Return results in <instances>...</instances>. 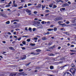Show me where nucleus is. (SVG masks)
I'll return each mask as SVG.
<instances>
[{
	"instance_id": "3c124183",
	"label": "nucleus",
	"mask_w": 76,
	"mask_h": 76,
	"mask_svg": "<svg viewBox=\"0 0 76 76\" xmlns=\"http://www.w3.org/2000/svg\"><path fill=\"white\" fill-rule=\"evenodd\" d=\"M61 1V0H58L57 1V3H58Z\"/></svg>"
},
{
	"instance_id": "ddd939ff",
	"label": "nucleus",
	"mask_w": 76,
	"mask_h": 76,
	"mask_svg": "<svg viewBox=\"0 0 76 76\" xmlns=\"http://www.w3.org/2000/svg\"><path fill=\"white\" fill-rule=\"evenodd\" d=\"M46 6L45 5H42V10H44V8H45V7H46Z\"/></svg>"
},
{
	"instance_id": "2f4dec72",
	"label": "nucleus",
	"mask_w": 76,
	"mask_h": 76,
	"mask_svg": "<svg viewBox=\"0 0 76 76\" xmlns=\"http://www.w3.org/2000/svg\"><path fill=\"white\" fill-rule=\"evenodd\" d=\"M49 56H55V55H54L52 53H51L49 55Z\"/></svg>"
},
{
	"instance_id": "58836bf2",
	"label": "nucleus",
	"mask_w": 76,
	"mask_h": 76,
	"mask_svg": "<svg viewBox=\"0 0 76 76\" xmlns=\"http://www.w3.org/2000/svg\"><path fill=\"white\" fill-rule=\"evenodd\" d=\"M31 64V62H30L29 63L26 64V66H29V64Z\"/></svg>"
},
{
	"instance_id": "4d7b16f0",
	"label": "nucleus",
	"mask_w": 76,
	"mask_h": 76,
	"mask_svg": "<svg viewBox=\"0 0 76 76\" xmlns=\"http://www.w3.org/2000/svg\"><path fill=\"white\" fill-rule=\"evenodd\" d=\"M41 23L42 24H44L45 23L44 21H42L41 22Z\"/></svg>"
},
{
	"instance_id": "6ab92c4d",
	"label": "nucleus",
	"mask_w": 76,
	"mask_h": 76,
	"mask_svg": "<svg viewBox=\"0 0 76 76\" xmlns=\"http://www.w3.org/2000/svg\"><path fill=\"white\" fill-rule=\"evenodd\" d=\"M57 7V5H54L53 7V9H55V8H56Z\"/></svg>"
},
{
	"instance_id": "dca6fc26",
	"label": "nucleus",
	"mask_w": 76,
	"mask_h": 76,
	"mask_svg": "<svg viewBox=\"0 0 76 76\" xmlns=\"http://www.w3.org/2000/svg\"><path fill=\"white\" fill-rule=\"evenodd\" d=\"M30 45L31 46H35L36 44H35L31 43L30 44Z\"/></svg>"
},
{
	"instance_id": "a878e982",
	"label": "nucleus",
	"mask_w": 76,
	"mask_h": 76,
	"mask_svg": "<svg viewBox=\"0 0 76 76\" xmlns=\"http://www.w3.org/2000/svg\"><path fill=\"white\" fill-rule=\"evenodd\" d=\"M39 28H42V26L41 25H39V27H38Z\"/></svg>"
},
{
	"instance_id": "9d476101",
	"label": "nucleus",
	"mask_w": 76,
	"mask_h": 76,
	"mask_svg": "<svg viewBox=\"0 0 76 76\" xmlns=\"http://www.w3.org/2000/svg\"><path fill=\"white\" fill-rule=\"evenodd\" d=\"M53 30H54L53 28H49L47 29V31H53Z\"/></svg>"
},
{
	"instance_id": "c756f323",
	"label": "nucleus",
	"mask_w": 76,
	"mask_h": 76,
	"mask_svg": "<svg viewBox=\"0 0 76 76\" xmlns=\"http://www.w3.org/2000/svg\"><path fill=\"white\" fill-rule=\"evenodd\" d=\"M26 41L27 42H30L31 41V39H27Z\"/></svg>"
},
{
	"instance_id": "4c0bfd02",
	"label": "nucleus",
	"mask_w": 76,
	"mask_h": 76,
	"mask_svg": "<svg viewBox=\"0 0 76 76\" xmlns=\"http://www.w3.org/2000/svg\"><path fill=\"white\" fill-rule=\"evenodd\" d=\"M65 23H66V24H69V23H70V22L69 21H66L65 22Z\"/></svg>"
},
{
	"instance_id": "f704fd0d",
	"label": "nucleus",
	"mask_w": 76,
	"mask_h": 76,
	"mask_svg": "<svg viewBox=\"0 0 76 76\" xmlns=\"http://www.w3.org/2000/svg\"><path fill=\"white\" fill-rule=\"evenodd\" d=\"M10 4H8V5H7L6 6V7H10Z\"/></svg>"
},
{
	"instance_id": "412c9836",
	"label": "nucleus",
	"mask_w": 76,
	"mask_h": 76,
	"mask_svg": "<svg viewBox=\"0 0 76 76\" xmlns=\"http://www.w3.org/2000/svg\"><path fill=\"white\" fill-rule=\"evenodd\" d=\"M50 69L51 70H52V69H54V67L53 66H50Z\"/></svg>"
},
{
	"instance_id": "39448f33",
	"label": "nucleus",
	"mask_w": 76,
	"mask_h": 76,
	"mask_svg": "<svg viewBox=\"0 0 76 76\" xmlns=\"http://www.w3.org/2000/svg\"><path fill=\"white\" fill-rule=\"evenodd\" d=\"M1 16H3V17H4V18H7V16L6 15L3 13L2 14Z\"/></svg>"
},
{
	"instance_id": "72a5a7b5",
	"label": "nucleus",
	"mask_w": 76,
	"mask_h": 76,
	"mask_svg": "<svg viewBox=\"0 0 76 76\" xmlns=\"http://www.w3.org/2000/svg\"><path fill=\"white\" fill-rule=\"evenodd\" d=\"M23 76H26V75H27V74H26V73H24V72H23Z\"/></svg>"
},
{
	"instance_id": "423d86ee",
	"label": "nucleus",
	"mask_w": 76,
	"mask_h": 76,
	"mask_svg": "<svg viewBox=\"0 0 76 76\" xmlns=\"http://www.w3.org/2000/svg\"><path fill=\"white\" fill-rule=\"evenodd\" d=\"M17 76H23V72L18 73L17 74Z\"/></svg>"
},
{
	"instance_id": "393cba45",
	"label": "nucleus",
	"mask_w": 76,
	"mask_h": 76,
	"mask_svg": "<svg viewBox=\"0 0 76 76\" xmlns=\"http://www.w3.org/2000/svg\"><path fill=\"white\" fill-rule=\"evenodd\" d=\"M61 31H65L66 29H64V28H62L61 29Z\"/></svg>"
},
{
	"instance_id": "c03bdc74",
	"label": "nucleus",
	"mask_w": 76,
	"mask_h": 76,
	"mask_svg": "<svg viewBox=\"0 0 76 76\" xmlns=\"http://www.w3.org/2000/svg\"><path fill=\"white\" fill-rule=\"evenodd\" d=\"M21 48L22 50H25V48L24 47H21Z\"/></svg>"
},
{
	"instance_id": "a211bd4d",
	"label": "nucleus",
	"mask_w": 76,
	"mask_h": 76,
	"mask_svg": "<svg viewBox=\"0 0 76 76\" xmlns=\"http://www.w3.org/2000/svg\"><path fill=\"white\" fill-rule=\"evenodd\" d=\"M26 56H24V57L22 58V60H25V59H26Z\"/></svg>"
},
{
	"instance_id": "e2e57ef3",
	"label": "nucleus",
	"mask_w": 76,
	"mask_h": 76,
	"mask_svg": "<svg viewBox=\"0 0 76 76\" xmlns=\"http://www.w3.org/2000/svg\"><path fill=\"white\" fill-rule=\"evenodd\" d=\"M46 12H50V11H49V10H46Z\"/></svg>"
},
{
	"instance_id": "e433bc0d",
	"label": "nucleus",
	"mask_w": 76,
	"mask_h": 76,
	"mask_svg": "<svg viewBox=\"0 0 76 76\" xmlns=\"http://www.w3.org/2000/svg\"><path fill=\"white\" fill-rule=\"evenodd\" d=\"M28 30L30 32L32 31V28H29L28 29Z\"/></svg>"
},
{
	"instance_id": "bf43d9fd",
	"label": "nucleus",
	"mask_w": 76,
	"mask_h": 76,
	"mask_svg": "<svg viewBox=\"0 0 76 76\" xmlns=\"http://www.w3.org/2000/svg\"><path fill=\"white\" fill-rule=\"evenodd\" d=\"M13 34H14V35H16V31H15L13 33Z\"/></svg>"
},
{
	"instance_id": "7c9ffc66",
	"label": "nucleus",
	"mask_w": 76,
	"mask_h": 76,
	"mask_svg": "<svg viewBox=\"0 0 76 76\" xmlns=\"http://www.w3.org/2000/svg\"><path fill=\"white\" fill-rule=\"evenodd\" d=\"M18 9H23V7L20 6L18 8Z\"/></svg>"
},
{
	"instance_id": "7ed1b4c3",
	"label": "nucleus",
	"mask_w": 76,
	"mask_h": 76,
	"mask_svg": "<svg viewBox=\"0 0 76 76\" xmlns=\"http://www.w3.org/2000/svg\"><path fill=\"white\" fill-rule=\"evenodd\" d=\"M63 19V18L61 17H58L55 18L54 19V20L55 21H58V20H61V19Z\"/></svg>"
},
{
	"instance_id": "473e14b6",
	"label": "nucleus",
	"mask_w": 76,
	"mask_h": 76,
	"mask_svg": "<svg viewBox=\"0 0 76 76\" xmlns=\"http://www.w3.org/2000/svg\"><path fill=\"white\" fill-rule=\"evenodd\" d=\"M52 43L51 42H50L48 44V45H51V44H52Z\"/></svg>"
},
{
	"instance_id": "052dcab7",
	"label": "nucleus",
	"mask_w": 76,
	"mask_h": 76,
	"mask_svg": "<svg viewBox=\"0 0 76 76\" xmlns=\"http://www.w3.org/2000/svg\"><path fill=\"white\" fill-rule=\"evenodd\" d=\"M12 37H13V36H12V35H11L10 37V39L12 38Z\"/></svg>"
},
{
	"instance_id": "2eb2a0df",
	"label": "nucleus",
	"mask_w": 76,
	"mask_h": 76,
	"mask_svg": "<svg viewBox=\"0 0 76 76\" xmlns=\"http://www.w3.org/2000/svg\"><path fill=\"white\" fill-rule=\"evenodd\" d=\"M41 50L40 49H37L36 50V52L38 53L41 52Z\"/></svg>"
},
{
	"instance_id": "f03ea898",
	"label": "nucleus",
	"mask_w": 76,
	"mask_h": 76,
	"mask_svg": "<svg viewBox=\"0 0 76 76\" xmlns=\"http://www.w3.org/2000/svg\"><path fill=\"white\" fill-rule=\"evenodd\" d=\"M64 76H72V74L69 72H66L64 73Z\"/></svg>"
},
{
	"instance_id": "aec40b11",
	"label": "nucleus",
	"mask_w": 76,
	"mask_h": 76,
	"mask_svg": "<svg viewBox=\"0 0 76 76\" xmlns=\"http://www.w3.org/2000/svg\"><path fill=\"white\" fill-rule=\"evenodd\" d=\"M58 23H59V25H61V23H63V22L62 21H59V22H58Z\"/></svg>"
},
{
	"instance_id": "a18cd8bd",
	"label": "nucleus",
	"mask_w": 76,
	"mask_h": 76,
	"mask_svg": "<svg viewBox=\"0 0 76 76\" xmlns=\"http://www.w3.org/2000/svg\"><path fill=\"white\" fill-rule=\"evenodd\" d=\"M25 0H21V3H23V2H25Z\"/></svg>"
},
{
	"instance_id": "de8ad7c7",
	"label": "nucleus",
	"mask_w": 76,
	"mask_h": 76,
	"mask_svg": "<svg viewBox=\"0 0 76 76\" xmlns=\"http://www.w3.org/2000/svg\"><path fill=\"white\" fill-rule=\"evenodd\" d=\"M64 34H66V35H69V33L67 32H65Z\"/></svg>"
},
{
	"instance_id": "5fc2aeb1",
	"label": "nucleus",
	"mask_w": 76,
	"mask_h": 76,
	"mask_svg": "<svg viewBox=\"0 0 76 76\" xmlns=\"http://www.w3.org/2000/svg\"><path fill=\"white\" fill-rule=\"evenodd\" d=\"M75 53H70V55H73V54H75Z\"/></svg>"
},
{
	"instance_id": "680f3d73",
	"label": "nucleus",
	"mask_w": 76,
	"mask_h": 76,
	"mask_svg": "<svg viewBox=\"0 0 76 76\" xmlns=\"http://www.w3.org/2000/svg\"><path fill=\"white\" fill-rule=\"evenodd\" d=\"M35 31V28H34L33 29V31Z\"/></svg>"
},
{
	"instance_id": "774afa93",
	"label": "nucleus",
	"mask_w": 76,
	"mask_h": 76,
	"mask_svg": "<svg viewBox=\"0 0 76 76\" xmlns=\"http://www.w3.org/2000/svg\"><path fill=\"white\" fill-rule=\"evenodd\" d=\"M71 47H74V45H71Z\"/></svg>"
},
{
	"instance_id": "603ef678",
	"label": "nucleus",
	"mask_w": 76,
	"mask_h": 76,
	"mask_svg": "<svg viewBox=\"0 0 76 76\" xmlns=\"http://www.w3.org/2000/svg\"><path fill=\"white\" fill-rule=\"evenodd\" d=\"M46 34L47 35H49V34H50V32H49V31H48L47 32Z\"/></svg>"
},
{
	"instance_id": "c9c22d12",
	"label": "nucleus",
	"mask_w": 76,
	"mask_h": 76,
	"mask_svg": "<svg viewBox=\"0 0 76 76\" xmlns=\"http://www.w3.org/2000/svg\"><path fill=\"white\" fill-rule=\"evenodd\" d=\"M57 30V28H55L54 29V31H56Z\"/></svg>"
},
{
	"instance_id": "1a4fd4ad",
	"label": "nucleus",
	"mask_w": 76,
	"mask_h": 76,
	"mask_svg": "<svg viewBox=\"0 0 76 76\" xmlns=\"http://www.w3.org/2000/svg\"><path fill=\"white\" fill-rule=\"evenodd\" d=\"M61 26H62V27H65V26H66V25L65 23L61 24Z\"/></svg>"
},
{
	"instance_id": "864d4df0",
	"label": "nucleus",
	"mask_w": 76,
	"mask_h": 76,
	"mask_svg": "<svg viewBox=\"0 0 76 76\" xmlns=\"http://www.w3.org/2000/svg\"><path fill=\"white\" fill-rule=\"evenodd\" d=\"M19 72H22L23 71V69H20L19 70Z\"/></svg>"
},
{
	"instance_id": "8fccbe9b",
	"label": "nucleus",
	"mask_w": 76,
	"mask_h": 76,
	"mask_svg": "<svg viewBox=\"0 0 76 76\" xmlns=\"http://www.w3.org/2000/svg\"><path fill=\"white\" fill-rule=\"evenodd\" d=\"M21 38H22L21 37H20L18 39V41H20V40L21 39Z\"/></svg>"
},
{
	"instance_id": "0e129e2a",
	"label": "nucleus",
	"mask_w": 76,
	"mask_h": 76,
	"mask_svg": "<svg viewBox=\"0 0 76 76\" xmlns=\"http://www.w3.org/2000/svg\"><path fill=\"white\" fill-rule=\"evenodd\" d=\"M18 23L16 22H14L13 23V24H17Z\"/></svg>"
},
{
	"instance_id": "f3484780",
	"label": "nucleus",
	"mask_w": 76,
	"mask_h": 76,
	"mask_svg": "<svg viewBox=\"0 0 76 76\" xmlns=\"http://www.w3.org/2000/svg\"><path fill=\"white\" fill-rule=\"evenodd\" d=\"M70 51H71V52H73V53H76V50H70Z\"/></svg>"
},
{
	"instance_id": "6e6552de",
	"label": "nucleus",
	"mask_w": 76,
	"mask_h": 76,
	"mask_svg": "<svg viewBox=\"0 0 76 76\" xmlns=\"http://www.w3.org/2000/svg\"><path fill=\"white\" fill-rule=\"evenodd\" d=\"M30 54H33V55H34L35 56H37V55H38V54H39V53H30Z\"/></svg>"
},
{
	"instance_id": "ea45409f",
	"label": "nucleus",
	"mask_w": 76,
	"mask_h": 76,
	"mask_svg": "<svg viewBox=\"0 0 76 76\" xmlns=\"http://www.w3.org/2000/svg\"><path fill=\"white\" fill-rule=\"evenodd\" d=\"M38 7H41V4H39L38 5Z\"/></svg>"
},
{
	"instance_id": "69168bd1",
	"label": "nucleus",
	"mask_w": 76,
	"mask_h": 76,
	"mask_svg": "<svg viewBox=\"0 0 76 76\" xmlns=\"http://www.w3.org/2000/svg\"><path fill=\"white\" fill-rule=\"evenodd\" d=\"M3 43H4V44H6V41H2Z\"/></svg>"
},
{
	"instance_id": "6e6d98bb",
	"label": "nucleus",
	"mask_w": 76,
	"mask_h": 76,
	"mask_svg": "<svg viewBox=\"0 0 76 76\" xmlns=\"http://www.w3.org/2000/svg\"><path fill=\"white\" fill-rule=\"evenodd\" d=\"M25 30H26V31H28V28L27 27H26L25 28Z\"/></svg>"
},
{
	"instance_id": "a19ab883",
	"label": "nucleus",
	"mask_w": 76,
	"mask_h": 76,
	"mask_svg": "<svg viewBox=\"0 0 76 76\" xmlns=\"http://www.w3.org/2000/svg\"><path fill=\"white\" fill-rule=\"evenodd\" d=\"M47 75L48 76H54L53 75L51 74H48Z\"/></svg>"
},
{
	"instance_id": "37998d69",
	"label": "nucleus",
	"mask_w": 76,
	"mask_h": 76,
	"mask_svg": "<svg viewBox=\"0 0 76 76\" xmlns=\"http://www.w3.org/2000/svg\"><path fill=\"white\" fill-rule=\"evenodd\" d=\"M32 5V4L29 3L28 4V6H31Z\"/></svg>"
},
{
	"instance_id": "13d9d810",
	"label": "nucleus",
	"mask_w": 76,
	"mask_h": 76,
	"mask_svg": "<svg viewBox=\"0 0 76 76\" xmlns=\"http://www.w3.org/2000/svg\"><path fill=\"white\" fill-rule=\"evenodd\" d=\"M34 14H37V12L34 11Z\"/></svg>"
},
{
	"instance_id": "49530a36",
	"label": "nucleus",
	"mask_w": 76,
	"mask_h": 76,
	"mask_svg": "<svg viewBox=\"0 0 76 76\" xmlns=\"http://www.w3.org/2000/svg\"><path fill=\"white\" fill-rule=\"evenodd\" d=\"M7 34H8V35H12V34L10 32H8Z\"/></svg>"
},
{
	"instance_id": "cd10ccee",
	"label": "nucleus",
	"mask_w": 76,
	"mask_h": 76,
	"mask_svg": "<svg viewBox=\"0 0 76 76\" xmlns=\"http://www.w3.org/2000/svg\"><path fill=\"white\" fill-rule=\"evenodd\" d=\"M71 67H75V65L72 64H71Z\"/></svg>"
},
{
	"instance_id": "f257e3e1",
	"label": "nucleus",
	"mask_w": 76,
	"mask_h": 76,
	"mask_svg": "<svg viewBox=\"0 0 76 76\" xmlns=\"http://www.w3.org/2000/svg\"><path fill=\"white\" fill-rule=\"evenodd\" d=\"M69 71L70 72H71V73H72L73 75H74L75 73V72H76V69L75 68H71L70 69Z\"/></svg>"
},
{
	"instance_id": "338daca9",
	"label": "nucleus",
	"mask_w": 76,
	"mask_h": 76,
	"mask_svg": "<svg viewBox=\"0 0 76 76\" xmlns=\"http://www.w3.org/2000/svg\"><path fill=\"white\" fill-rule=\"evenodd\" d=\"M20 46H23V45L22 44H20Z\"/></svg>"
},
{
	"instance_id": "0eeeda50",
	"label": "nucleus",
	"mask_w": 76,
	"mask_h": 76,
	"mask_svg": "<svg viewBox=\"0 0 76 76\" xmlns=\"http://www.w3.org/2000/svg\"><path fill=\"white\" fill-rule=\"evenodd\" d=\"M19 22V20H13L11 21V22Z\"/></svg>"
},
{
	"instance_id": "bb28decb",
	"label": "nucleus",
	"mask_w": 76,
	"mask_h": 76,
	"mask_svg": "<svg viewBox=\"0 0 76 76\" xmlns=\"http://www.w3.org/2000/svg\"><path fill=\"white\" fill-rule=\"evenodd\" d=\"M22 43L23 45H25L26 44V42L25 41H23Z\"/></svg>"
},
{
	"instance_id": "c85d7f7f",
	"label": "nucleus",
	"mask_w": 76,
	"mask_h": 76,
	"mask_svg": "<svg viewBox=\"0 0 76 76\" xmlns=\"http://www.w3.org/2000/svg\"><path fill=\"white\" fill-rule=\"evenodd\" d=\"M42 40H46L47 39V38L45 37H44L42 38Z\"/></svg>"
},
{
	"instance_id": "09e8293b",
	"label": "nucleus",
	"mask_w": 76,
	"mask_h": 76,
	"mask_svg": "<svg viewBox=\"0 0 76 76\" xmlns=\"http://www.w3.org/2000/svg\"><path fill=\"white\" fill-rule=\"evenodd\" d=\"M24 7H25V8L27 7V5L26 4H25L24 6Z\"/></svg>"
},
{
	"instance_id": "4be33fe9",
	"label": "nucleus",
	"mask_w": 76,
	"mask_h": 76,
	"mask_svg": "<svg viewBox=\"0 0 76 76\" xmlns=\"http://www.w3.org/2000/svg\"><path fill=\"white\" fill-rule=\"evenodd\" d=\"M38 39V38L37 37H35L33 38V40L34 41V40H37Z\"/></svg>"
},
{
	"instance_id": "f8f14e48",
	"label": "nucleus",
	"mask_w": 76,
	"mask_h": 76,
	"mask_svg": "<svg viewBox=\"0 0 76 76\" xmlns=\"http://www.w3.org/2000/svg\"><path fill=\"white\" fill-rule=\"evenodd\" d=\"M26 12H27V13H31V11L29 10L28 9H27L26 10Z\"/></svg>"
},
{
	"instance_id": "79ce46f5",
	"label": "nucleus",
	"mask_w": 76,
	"mask_h": 76,
	"mask_svg": "<svg viewBox=\"0 0 76 76\" xmlns=\"http://www.w3.org/2000/svg\"><path fill=\"white\" fill-rule=\"evenodd\" d=\"M49 7H53V4H50L49 5Z\"/></svg>"
},
{
	"instance_id": "20e7f679",
	"label": "nucleus",
	"mask_w": 76,
	"mask_h": 76,
	"mask_svg": "<svg viewBox=\"0 0 76 76\" xmlns=\"http://www.w3.org/2000/svg\"><path fill=\"white\" fill-rule=\"evenodd\" d=\"M69 66V65L68 64H66V65H65L63 66H61L60 68H61V69H64V67H66V66Z\"/></svg>"
},
{
	"instance_id": "4468645a",
	"label": "nucleus",
	"mask_w": 76,
	"mask_h": 76,
	"mask_svg": "<svg viewBox=\"0 0 76 76\" xmlns=\"http://www.w3.org/2000/svg\"><path fill=\"white\" fill-rule=\"evenodd\" d=\"M65 9L64 8H61L60 9V10L61 11V12H62L63 10H65Z\"/></svg>"
},
{
	"instance_id": "5701e85b",
	"label": "nucleus",
	"mask_w": 76,
	"mask_h": 76,
	"mask_svg": "<svg viewBox=\"0 0 76 76\" xmlns=\"http://www.w3.org/2000/svg\"><path fill=\"white\" fill-rule=\"evenodd\" d=\"M6 24H7L8 25H9V24H10V21H8L6 22Z\"/></svg>"
},
{
	"instance_id": "9b49d317",
	"label": "nucleus",
	"mask_w": 76,
	"mask_h": 76,
	"mask_svg": "<svg viewBox=\"0 0 76 76\" xmlns=\"http://www.w3.org/2000/svg\"><path fill=\"white\" fill-rule=\"evenodd\" d=\"M9 49H10V50H15V49H14V48H13L12 47H9Z\"/></svg>"
},
{
	"instance_id": "b1692460",
	"label": "nucleus",
	"mask_w": 76,
	"mask_h": 76,
	"mask_svg": "<svg viewBox=\"0 0 76 76\" xmlns=\"http://www.w3.org/2000/svg\"><path fill=\"white\" fill-rule=\"evenodd\" d=\"M13 5L14 6V7H16L18 6V5L16 4H13Z\"/></svg>"
}]
</instances>
